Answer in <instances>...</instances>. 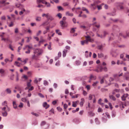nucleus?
Instances as JSON below:
<instances>
[{
	"mask_svg": "<svg viewBox=\"0 0 129 129\" xmlns=\"http://www.w3.org/2000/svg\"><path fill=\"white\" fill-rule=\"evenodd\" d=\"M86 40L82 41H81V44L83 45L85 44H88V42H90L93 43L94 42V40L93 38H91L90 37L87 35L84 36Z\"/></svg>",
	"mask_w": 129,
	"mask_h": 129,
	"instance_id": "f257e3e1",
	"label": "nucleus"
},
{
	"mask_svg": "<svg viewBox=\"0 0 129 129\" xmlns=\"http://www.w3.org/2000/svg\"><path fill=\"white\" fill-rule=\"evenodd\" d=\"M97 2H95L93 4H91V8L93 10L95 9L97 7L98 10H100L102 9V6L104 5L102 4L101 5H97Z\"/></svg>",
	"mask_w": 129,
	"mask_h": 129,
	"instance_id": "f03ea898",
	"label": "nucleus"
},
{
	"mask_svg": "<svg viewBox=\"0 0 129 129\" xmlns=\"http://www.w3.org/2000/svg\"><path fill=\"white\" fill-rule=\"evenodd\" d=\"M37 2L38 4L42 2L43 4H45L46 6L48 8L51 7V5L49 3L45 1L44 0H37Z\"/></svg>",
	"mask_w": 129,
	"mask_h": 129,
	"instance_id": "7ed1b4c3",
	"label": "nucleus"
},
{
	"mask_svg": "<svg viewBox=\"0 0 129 129\" xmlns=\"http://www.w3.org/2000/svg\"><path fill=\"white\" fill-rule=\"evenodd\" d=\"M43 52V50L41 49H35L34 53H36L38 55H40Z\"/></svg>",
	"mask_w": 129,
	"mask_h": 129,
	"instance_id": "20e7f679",
	"label": "nucleus"
},
{
	"mask_svg": "<svg viewBox=\"0 0 129 129\" xmlns=\"http://www.w3.org/2000/svg\"><path fill=\"white\" fill-rule=\"evenodd\" d=\"M124 103L123 102H121L120 103L119 106L122 110V109H123L124 108ZM127 105L129 106V102H126L124 104V105L126 106H127Z\"/></svg>",
	"mask_w": 129,
	"mask_h": 129,
	"instance_id": "39448f33",
	"label": "nucleus"
},
{
	"mask_svg": "<svg viewBox=\"0 0 129 129\" xmlns=\"http://www.w3.org/2000/svg\"><path fill=\"white\" fill-rule=\"evenodd\" d=\"M128 95L127 93L124 94L121 97L122 100L123 101H125L127 98H128Z\"/></svg>",
	"mask_w": 129,
	"mask_h": 129,
	"instance_id": "423d86ee",
	"label": "nucleus"
},
{
	"mask_svg": "<svg viewBox=\"0 0 129 129\" xmlns=\"http://www.w3.org/2000/svg\"><path fill=\"white\" fill-rule=\"evenodd\" d=\"M120 91V90L119 89H115L113 91L112 93L114 95L116 93L119 92Z\"/></svg>",
	"mask_w": 129,
	"mask_h": 129,
	"instance_id": "0eeeda50",
	"label": "nucleus"
},
{
	"mask_svg": "<svg viewBox=\"0 0 129 129\" xmlns=\"http://www.w3.org/2000/svg\"><path fill=\"white\" fill-rule=\"evenodd\" d=\"M39 56V55H38L34 53V54L32 56V59L34 60H37Z\"/></svg>",
	"mask_w": 129,
	"mask_h": 129,
	"instance_id": "6e6552de",
	"label": "nucleus"
},
{
	"mask_svg": "<svg viewBox=\"0 0 129 129\" xmlns=\"http://www.w3.org/2000/svg\"><path fill=\"white\" fill-rule=\"evenodd\" d=\"M40 40L39 42V43L38 44V46H40L41 45V43H43V42L45 41V40H44L43 39V37H41L40 38Z\"/></svg>",
	"mask_w": 129,
	"mask_h": 129,
	"instance_id": "1a4fd4ad",
	"label": "nucleus"
},
{
	"mask_svg": "<svg viewBox=\"0 0 129 129\" xmlns=\"http://www.w3.org/2000/svg\"><path fill=\"white\" fill-rule=\"evenodd\" d=\"M60 23V24L61 26L63 27H63L66 26V25L65 23L63 21H61Z\"/></svg>",
	"mask_w": 129,
	"mask_h": 129,
	"instance_id": "9d476101",
	"label": "nucleus"
},
{
	"mask_svg": "<svg viewBox=\"0 0 129 129\" xmlns=\"http://www.w3.org/2000/svg\"><path fill=\"white\" fill-rule=\"evenodd\" d=\"M43 106L46 109H47L49 107V105L47 104L46 102H45L43 103Z\"/></svg>",
	"mask_w": 129,
	"mask_h": 129,
	"instance_id": "9b49d317",
	"label": "nucleus"
},
{
	"mask_svg": "<svg viewBox=\"0 0 129 129\" xmlns=\"http://www.w3.org/2000/svg\"><path fill=\"white\" fill-rule=\"evenodd\" d=\"M85 102L84 99L82 98L81 99V101L80 102V105L81 107H82L83 106V104Z\"/></svg>",
	"mask_w": 129,
	"mask_h": 129,
	"instance_id": "f8f14e48",
	"label": "nucleus"
},
{
	"mask_svg": "<svg viewBox=\"0 0 129 129\" xmlns=\"http://www.w3.org/2000/svg\"><path fill=\"white\" fill-rule=\"evenodd\" d=\"M129 32H126V36H125L123 35V34L121 33H120L119 34V37H121L122 36L124 38H125L126 37H129V35L128 34Z\"/></svg>",
	"mask_w": 129,
	"mask_h": 129,
	"instance_id": "ddd939ff",
	"label": "nucleus"
},
{
	"mask_svg": "<svg viewBox=\"0 0 129 129\" xmlns=\"http://www.w3.org/2000/svg\"><path fill=\"white\" fill-rule=\"evenodd\" d=\"M49 24L48 21H45L43 23L40 25V26H44L47 25Z\"/></svg>",
	"mask_w": 129,
	"mask_h": 129,
	"instance_id": "4468645a",
	"label": "nucleus"
},
{
	"mask_svg": "<svg viewBox=\"0 0 129 129\" xmlns=\"http://www.w3.org/2000/svg\"><path fill=\"white\" fill-rule=\"evenodd\" d=\"M97 68L99 70L100 72H102L103 69V68L102 66H98Z\"/></svg>",
	"mask_w": 129,
	"mask_h": 129,
	"instance_id": "2eb2a0df",
	"label": "nucleus"
},
{
	"mask_svg": "<svg viewBox=\"0 0 129 129\" xmlns=\"http://www.w3.org/2000/svg\"><path fill=\"white\" fill-rule=\"evenodd\" d=\"M66 15L69 16H73V13H70L69 11L67 12H66Z\"/></svg>",
	"mask_w": 129,
	"mask_h": 129,
	"instance_id": "dca6fc26",
	"label": "nucleus"
},
{
	"mask_svg": "<svg viewBox=\"0 0 129 129\" xmlns=\"http://www.w3.org/2000/svg\"><path fill=\"white\" fill-rule=\"evenodd\" d=\"M89 116L90 117L93 116L95 115V114L92 111L88 112Z\"/></svg>",
	"mask_w": 129,
	"mask_h": 129,
	"instance_id": "f3484780",
	"label": "nucleus"
},
{
	"mask_svg": "<svg viewBox=\"0 0 129 129\" xmlns=\"http://www.w3.org/2000/svg\"><path fill=\"white\" fill-rule=\"evenodd\" d=\"M15 89H17L18 90L20 91L21 90H23L22 88L19 86H16L15 87Z\"/></svg>",
	"mask_w": 129,
	"mask_h": 129,
	"instance_id": "a211bd4d",
	"label": "nucleus"
},
{
	"mask_svg": "<svg viewBox=\"0 0 129 129\" xmlns=\"http://www.w3.org/2000/svg\"><path fill=\"white\" fill-rule=\"evenodd\" d=\"M47 18L48 20H53L54 19L53 18L51 15H50V14L49 15V16Z\"/></svg>",
	"mask_w": 129,
	"mask_h": 129,
	"instance_id": "6ab92c4d",
	"label": "nucleus"
},
{
	"mask_svg": "<svg viewBox=\"0 0 129 129\" xmlns=\"http://www.w3.org/2000/svg\"><path fill=\"white\" fill-rule=\"evenodd\" d=\"M13 104L14 108L15 109H16L17 108V105L16 103V102L15 101H13Z\"/></svg>",
	"mask_w": 129,
	"mask_h": 129,
	"instance_id": "aec40b11",
	"label": "nucleus"
},
{
	"mask_svg": "<svg viewBox=\"0 0 129 129\" xmlns=\"http://www.w3.org/2000/svg\"><path fill=\"white\" fill-rule=\"evenodd\" d=\"M67 52V50H64L62 52L63 56V57L66 56V54Z\"/></svg>",
	"mask_w": 129,
	"mask_h": 129,
	"instance_id": "412c9836",
	"label": "nucleus"
},
{
	"mask_svg": "<svg viewBox=\"0 0 129 129\" xmlns=\"http://www.w3.org/2000/svg\"><path fill=\"white\" fill-rule=\"evenodd\" d=\"M14 65L18 67H19L21 65V63H19L18 62L16 61L15 62Z\"/></svg>",
	"mask_w": 129,
	"mask_h": 129,
	"instance_id": "4be33fe9",
	"label": "nucleus"
},
{
	"mask_svg": "<svg viewBox=\"0 0 129 129\" xmlns=\"http://www.w3.org/2000/svg\"><path fill=\"white\" fill-rule=\"evenodd\" d=\"M96 77L95 76H94L92 75H91L90 77V79L95 80L96 79Z\"/></svg>",
	"mask_w": 129,
	"mask_h": 129,
	"instance_id": "5701e85b",
	"label": "nucleus"
},
{
	"mask_svg": "<svg viewBox=\"0 0 129 129\" xmlns=\"http://www.w3.org/2000/svg\"><path fill=\"white\" fill-rule=\"evenodd\" d=\"M58 57H56L55 58V60H57V59H58L59 57H60L61 56V52H59L58 53Z\"/></svg>",
	"mask_w": 129,
	"mask_h": 129,
	"instance_id": "b1692460",
	"label": "nucleus"
},
{
	"mask_svg": "<svg viewBox=\"0 0 129 129\" xmlns=\"http://www.w3.org/2000/svg\"><path fill=\"white\" fill-rule=\"evenodd\" d=\"M16 6L17 8H19L20 9H22V8L23 7V6L20 4H17L16 5Z\"/></svg>",
	"mask_w": 129,
	"mask_h": 129,
	"instance_id": "393cba45",
	"label": "nucleus"
},
{
	"mask_svg": "<svg viewBox=\"0 0 129 129\" xmlns=\"http://www.w3.org/2000/svg\"><path fill=\"white\" fill-rule=\"evenodd\" d=\"M98 55L99 58H102L104 57V55L102 53H98Z\"/></svg>",
	"mask_w": 129,
	"mask_h": 129,
	"instance_id": "a878e982",
	"label": "nucleus"
},
{
	"mask_svg": "<svg viewBox=\"0 0 129 129\" xmlns=\"http://www.w3.org/2000/svg\"><path fill=\"white\" fill-rule=\"evenodd\" d=\"M115 44H116V45H114V46H115L116 47L117 46L119 47L120 48H124L125 47V46L123 45L118 46V44H117V43H115Z\"/></svg>",
	"mask_w": 129,
	"mask_h": 129,
	"instance_id": "bb28decb",
	"label": "nucleus"
},
{
	"mask_svg": "<svg viewBox=\"0 0 129 129\" xmlns=\"http://www.w3.org/2000/svg\"><path fill=\"white\" fill-rule=\"evenodd\" d=\"M109 97L110 99H112L114 101H115L116 100L115 98L113 95H110V96Z\"/></svg>",
	"mask_w": 129,
	"mask_h": 129,
	"instance_id": "cd10ccee",
	"label": "nucleus"
},
{
	"mask_svg": "<svg viewBox=\"0 0 129 129\" xmlns=\"http://www.w3.org/2000/svg\"><path fill=\"white\" fill-rule=\"evenodd\" d=\"M56 33L58 34L59 35H61V33L60 32V30L59 29H56Z\"/></svg>",
	"mask_w": 129,
	"mask_h": 129,
	"instance_id": "c85d7f7f",
	"label": "nucleus"
},
{
	"mask_svg": "<svg viewBox=\"0 0 129 129\" xmlns=\"http://www.w3.org/2000/svg\"><path fill=\"white\" fill-rule=\"evenodd\" d=\"M2 114L4 116H6L7 115V113L6 111L2 112Z\"/></svg>",
	"mask_w": 129,
	"mask_h": 129,
	"instance_id": "c756f323",
	"label": "nucleus"
},
{
	"mask_svg": "<svg viewBox=\"0 0 129 129\" xmlns=\"http://www.w3.org/2000/svg\"><path fill=\"white\" fill-rule=\"evenodd\" d=\"M31 82V79L29 80V81L27 82V86L29 87L31 86L30 83Z\"/></svg>",
	"mask_w": 129,
	"mask_h": 129,
	"instance_id": "7c9ffc66",
	"label": "nucleus"
},
{
	"mask_svg": "<svg viewBox=\"0 0 129 129\" xmlns=\"http://www.w3.org/2000/svg\"><path fill=\"white\" fill-rule=\"evenodd\" d=\"M124 57V55L122 54H120V58L122 59L123 60L125 61L126 60V59L125 58H123Z\"/></svg>",
	"mask_w": 129,
	"mask_h": 129,
	"instance_id": "2f4dec72",
	"label": "nucleus"
},
{
	"mask_svg": "<svg viewBox=\"0 0 129 129\" xmlns=\"http://www.w3.org/2000/svg\"><path fill=\"white\" fill-rule=\"evenodd\" d=\"M49 13H47L46 14H43L42 15V16L43 17H44V16H45L47 18L49 16Z\"/></svg>",
	"mask_w": 129,
	"mask_h": 129,
	"instance_id": "473e14b6",
	"label": "nucleus"
},
{
	"mask_svg": "<svg viewBox=\"0 0 129 129\" xmlns=\"http://www.w3.org/2000/svg\"><path fill=\"white\" fill-rule=\"evenodd\" d=\"M108 75H107L106 76H104L102 77V79L100 81V83L101 84H103L104 82V79L105 77H107Z\"/></svg>",
	"mask_w": 129,
	"mask_h": 129,
	"instance_id": "72a5a7b5",
	"label": "nucleus"
},
{
	"mask_svg": "<svg viewBox=\"0 0 129 129\" xmlns=\"http://www.w3.org/2000/svg\"><path fill=\"white\" fill-rule=\"evenodd\" d=\"M6 91L7 92V93L10 94L11 93V90L9 88H8L6 90Z\"/></svg>",
	"mask_w": 129,
	"mask_h": 129,
	"instance_id": "f704fd0d",
	"label": "nucleus"
},
{
	"mask_svg": "<svg viewBox=\"0 0 129 129\" xmlns=\"http://www.w3.org/2000/svg\"><path fill=\"white\" fill-rule=\"evenodd\" d=\"M96 22H93V24L98 28H99L100 27V25L99 24L98 25L96 24Z\"/></svg>",
	"mask_w": 129,
	"mask_h": 129,
	"instance_id": "c9c22d12",
	"label": "nucleus"
},
{
	"mask_svg": "<svg viewBox=\"0 0 129 129\" xmlns=\"http://www.w3.org/2000/svg\"><path fill=\"white\" fill-rule=\"evenodd\" d=\"M57 8L59 11L63 10V9L61 6H58Z\"/></svg>",
	"mask_w": 129,
	"mask_h": 129,
	"instance_id": "e433bc0d",
	"label": "nucleus"
},
{
	"mask_svg": "<svg viewBox=\"0 0 129 129\" xmlns=\"http://www.w3.org/2000/svg\"><path fill=\"white\" fill-rule=\"evenodd\" d=\"M102 101V100L101 99H100L98 101V103L103 106H104V104L101 102Z\"/></svg>",
	"mask_w": 129,
	"mask_h": 129,
	"instance_id": "4c0bfd02",
	"label": "nucleus"
},
{
	"mask_svg": "<svg viewBox=\"0 0 129 129\" xmlns=\"http://www.w3.org/2000/svg\"><path fill=\"white\" fill-rule=\"evenodd\" d=\"M82 10L83 11H85L87 13H89V12L88 10L87 9H86L85 7H82Z\"/></svg>",
	"mask_w": 129,
	"mask_h": 129,
	"instance_id": "58836bf2",
	"label": "nucleus"
},
{
	"mask_svg": "<svg viewBox=\"0 0 129 129\" xmlns=\"http://www.w3.org/2000/svg\"><path fill=\"white\" fill-rule=\"evenodd\" d=\"M123 4V3H119V6L120 7V9H122L123 8V7L122 6V5Z\"/></svg>",
	"mask_w": 129,
	"mask_h": 129,
	"instance_id": "ea45409f",
	"label": "nucleus"
},
{
	"mask_svg": "<svg viewBox=\"0 0 129 129\" xmlns=\"http://www.w3.org/2000/svg\"><path fill=\"white\" fill-rule=\"evenodd\" d=\"M28 58H26L23 61L22 60H21V62L24 63V64H25L26 63L27 61L28 60Z\"/></svg>",
	"mask_w": 129,
	"mask_h": 129,
	"instance_id": "a19ab883",
	"label": "nucleus"
},
{
	"mask_svg": "<svg viewBox=\"0 0 129 129\" xmlns=\"http://www.w3.org/2000/svg\"><path fill=\"white\" fill-rule=\"evenodd\" d=\"M30 88L29 89L28 92H29L30 91H31L33 90L34 87L33 86H31Z\"/></svg>",
	"mask_w": 129,
	"mask_h": 129,
	"instance_id": "79ce46f5",
	"label": "nucleus"
},
{
	"mask_svg": "<svg viewBox=\"0 0 129 129\" xmlns=\"http://www.w3.org/2000/svg\"><path fill=\"white\" fill-rule=\"evenodd\" d=\"M76 28H72L70 31V33H74L75 31V29Z\"/></svg>",
	"mask_w": 129,
	"mask_h": 129,
	"instance_id": "37998d69",
	"label": "nucleus"
},
{
	"mask_svg": "<svg viewBox=\"0 0 129 129\" xmlns=\"http://www.w3.org/2000/svg\"><path fill=\"white\" fill-rule=\"evenodd\" d=\"M45 28L46 30H47L48 32L49 31V30L50 28V26H47V27H46Z\"/></svg>",
	"mask_w": 129,
	"mask_h": 129,
	"instance_id": "c03bdc74",
	"label": "nucleus"
},
{
	"mask_svg": "<svg viewBox=\"0 0 129 129\" xmlns=\"http://www.w3.org/2000/svg\"><path fill=\"white\" fill-rule=\"evenodd\" d=\"M44 84L45 86L48 85V83L46 80H44Z\"/></svg>",
	"mask_w": 129,
	"mask_h": 129,
	"instance_id": "a18cd8bd",
	"label": "nucleus"
},
{
	"mask_svg": "<svg viewBox=\"0 0 129 129\" xmlns=\"http://www.w3.org/2000/svg\"><path fill=\"white\" fill-rule=\"evenodd\" d=\"M68 5L69 3L67 2H65L63 3L62 4V5L64 6H67Z\"/></svg>",
	"mask_w": 129,
	"mask_h": 129,
	"instance_id": "49530a36",
	"label": "nucleus"
},
{
	"mask_svg": "<svg viewBox=\"0 0 129 129\" xmlns=\"http://www.w3.org/2000/svg\"><path fill=\"white\" fill-rule=\"evenodd\" d=\"M99 83L98 81H96L95 82H94L93 84H92V86H95L97 84Z\"/></svg>",
	"mask_w": 129,
	"mask_h": 129,
	"instance_id": "de8ad7c7",
	"label": "nucleus"
},
{
	"mask_svg": "<svg viewBox=\"0 0 129 129\" xmlns=\"http://www.w3.org/2000/svg\"><path fill=\"white\" fill-rule=\"evenodd\" d=\"M8 38H4V37L2 38L1 40H3L5 41H7Z\"/></svg>",
	"mask_w": 129,
	"mask_h": 129,
	"instance_id": "09e8293b",
	"label": "nucleus"
},
{
	"mask_svg": "<svg viewBox=\"0 0 129 129\" xmlns=\"http://www.w3.org/2000/svg\"><path fill=\"white\" fill-rule=\"evenodd\" d=\"M21 101L24 102H26L27 101V99L25 98H23L21 99Z\"/></svg>",
	"mask_w": 129,
	"mask_h": 129,
	"instance_id": "8fccbe9b",
	"label": "nucleus"
},
{
	"mask_svg": "<svg viewBox=\"0 0 129 129\" xmlns=\"http://www.w3.org/2000/svg\"><path fill=\"white\" fill-rule=\"evenodd\" d=\"M41 18L40 17H37L36 19V20L37 21H40L41 20Z\"/></svg>",
	"mask_w": 129,
	"mask_h": 129,
	"instance_id": "3c124183",
	"label": "nucleus"
},
{
	"mask_svg": "<svg viewBox=\"0 0 129 129\" xmlns=\"http://www.w3.org/2000/svg\"><path fill=\"white\" fill-rule=\"evenodd\" d=\"M72 106L74 107H76L77 106V105L76 103L75 102H73V104H72Z\"/></svg>",
	"mask_w": 129,
	"mask_h": 129,
	"instance_id": "603ef678",
	"label": "nucleus"
},
{
	"mask_svg": "<svg viewBox=\"0 0 129 129\" xmlns=\"http://www.w3.org/2000/svg\"><path fill=\"white\" fill-rule=\"evenodd\" d=\"M102 45L99 46L98 47V49L99 50H101L102 49Z\"/></svg>",
	"mask_w": 129,
	"mask_h": 129,
	"instance_id": "864d4df0",
	"label": "nucleus"
},
{
	"mask_svg": "<svg viewBox=\"0 0 129 129\" xmlns=\"http://www.w3.org/2000/svg\"><path fill=\"white\" fill-rule=\"evenodd\" d=\"M57 16L59 18H61L62 17V14L60 13H59L57 14Z\"/></svg>",
	"mask_w": 129,
	"mask_h": 129,
	"instance_id": "5fc2aeb1",
	"label": "nucleus"
},
{
	"mask_svg": "<svg viewBox=\"0 0 129 129\" xmlns=\"http://www.w3.org/2000/svg\"><path fill=\"white\" fill-rule=\"evenodd\" d=\"M95 122L97 124H99L100 122L99 121L98 118H96L95 119Z\"/></svg>",
	"mask_w": 129,
	"mask_h": 129,
	"instance_id": "6e6d98bb",
	"label": "nucleus"
},
{
	"mask_svg": "<svg viewBox=\"0 0 129 129\" xmlns=\"http://www.w3.org/2000/svg\"><path fill=\"white\" fill-rule=\"evenodd\" d=\"M41 97L44 98V96L41 93H39L38 94Z\"/></svg>",
	"mask_w": 129,
	"mask_h": 129,
	"instance_id": "4d7b16f0",
	"label": "nucleus"
},
{
	"mask_svg": "<svg viewBox=\"0 0 129 129\" xmlns=\"http://www.w3.org/2000/svg\"><path fill=\"white\" fill-rule=\"evenodd\" d=\"M26 48H28V49L29 50V49H31L32 48V47L31 46H30L29 45H27L25 46Z\"/></svg>",
	"mask_w": 129,
	"mask_h": 129,
	"instance_id": "13d9d810",
	"label": "nucleus"
},
{
	"mask_svg": "<svg viewBox=\"0 0 129 129\" xmlns=\"http://www.w3.org/2000/svg\"><path fill=\"white\" fill-rule=\"evenodd\" d=\"M5 104H6L7 105V102L6 101H5L2 104V105L3 106H4L6 105Z\"/></svg>",
	"mask_w": 129,
	"mask_h": 129,
	"instance_id": "bf43d9fd",
	"label": "nucleus"
},
{
	"mask_svg": "<svg viewBox=\"0 0 129 129\" xmlns=\"http://www.w3.org/2000/svg\"><path fill=\"white\" fill-rule=\"evenodd\" d=\"M14 25V23L12 22H11L9 24V26L10 27H12Z\"/></svg>",
	"mask_w": 129,
	"mask_h": 129,
	"instance_id": "052dcab7",
	"label": "nucleus"
},
{
	"mask_svg": "<svg viewBox=\"0 0 129 129\" xmlns=\"http://www.w3.org/2000/svg\"><path fill=\"white\" fill-rule=\"evenodd\" d=\"M5 1H0V5L4 4V3L5 2Z\"/></svg>",
	"mask_w": 129,
	"mask_h": 129,
	"instance_id": "680f3d73",
	"label": "nucleus"
},
{
	"mask_svg": "<svg viewBox=\"0 0 129 129\" xmlns=\"http://www.w3.org/2000/svg\"><path fill=\"white\" fill-rule=\"evenodd\" d=\"M80 62L79 61H76V64L77 65L80 64Z\"/></svg>",
	"mask_w": 129,
	"mask_h": 129,
	"instance_id": "e2e57ef3",
	"label": "nucleus"
},
{
	"mask_svg": "<svg viewBox=\"0 0 129 129\" xmlns=\"http://www.w3.org/2000/svg\"><path fill=\"white\" fill-rule=\"evenodd\" d=\"M31 114L32 115H34L36 116H39L38 115V114H37L36 113H34L33 112H31Z\"/></svg>",
	"mask_w": 129,
	"mask_h": 129,
	"instance_id": "0e129e2a",
	"label": "nucleus"
},
{
	"mask_svg": "<svg viewBox=\"0 0 129 129\" xmlns=\"http://www.w3.org/2000/svg\"><path fill=\"white\" fill-rule=\"evenodd\" d=\"M4 70L2 69H0V73L1 74H3L4 72Z\"/></svg>",
	"mask_w": 129,
	"mask_h": 129,
	"instance_id": "69168bd1",
	"label": "nucleus"
},
{
	"mask_svg": "<svg viewBox=\"0 0 129 129\" xmlns=\"http://www.w3.org/2000/svg\"><path fill=\"white\" fill-rule=\"evenodd\" d=\"M111 54H112V56L113 57H116V56L117 55L115 53H114V54H113V53H112Z\"/></svg>",
	"mask_w": 129,
	"mask_h": 129,
	"instance_id": "338daca9",
	"label": "nucleus"
},
{
	"mask_svg": "<svg viewBox=\"0 0 129 129\" xmlns=\"http://www.w3.org/2000/svg\"><path fill=\"white\" fill-rule=\"evenodd\" d=\"M20 108H22L23 107V104L21 103H20V105L18 106Z\"/></svg>",
	"mask_w": 129,
	"mask_h": 129,
	"instance_id": "774afa93",
	"label": "nucleus"
}]
</instances>
